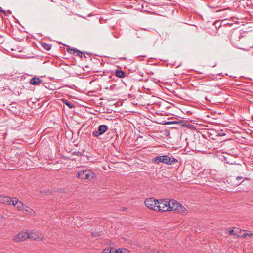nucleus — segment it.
Returning a JSON list of instances; mask_svg holds the SVG:
<instances>
[{
	"label": "nucleus",
	"mask_w": 253,
	"mask_h": 253,
	"mask_svg": "<svg viewBox=\"0 0 253 253\" xmlns=\"http://www.w3.org/2000/svg\"><path fill=\"white\" fill-rule=\"evenodd\" d=\"M172 199H169L158 200L156 211H171Z\"/></svg>",
	"instance_id": "1"
},
{
	"label": "nucleus",
	"mask_w": 253,
	"mask_h": 253,
	"mask_svg": "<svg viewBox=\"0 0 253 253\" xmlns=\"http://www.w3.org/2000/svg\"><path fill=\"white\" fill-rule=\"evenodd\" d=\"M154 163L159 164V163H163L167 165H172L175 164L178 162L177 160L173 157H170L168 155H162L157 156L154 158Z\"/></svg>",
	"instance_id": "2"
},
{
	"label": "nucleus",
	"mask_w": 253,
	"mask_h": 253,
	"mask_svg": "<svg viewBox=\"0 0 253 253\" xmlns=\"http://www.w3.org/2000/svg\"><path fill=\"white\" fill-rule=\"evenodd\" d=\"M171 204V211H175L179 214L182 215H186L188 211L186 209L176 201L172 199Z\"/></svg>",
	"instance_id": "3"
},
{
	"label": "nucleus",
	"mask_w": 253,
	"mask_h": 253,
	"mask_svg": "<svg viewBox=\"0 0 253 253\" xmlns=\"http://www.w3.org/2000/svg\"><path fill=\"white\" fill-rule=\"evenodd\" d=\"M94 175V173L88 169L82 170L78 172V177L81 179L91 180L93 178Z\"/></svg>",
	"instance_id": "4"
},
{
	"label": "nucleus",
	"mask_w": 253,
	"mask_h": 253,
	"mask_svg": "<svg viewBox=\"0 0 253 253\" xmlns=\"http://www.w3.org/2000/svg\"><path fill=\"white\" fill-rule=\"evenodd\" d=\"M158 200L153 198H147L145 200V205L150 209L156 211V207L158 206Z\"/></svg>",
	"instance_id": "5"
},
{
	"label": "nucleus",
	"mask_w": 253,
	"mask_h": 253,
	"mask_svg": "<svg viewBox=\"0 0 253 253\" xmlns=\"http://www.w3.org/2000/svg\"><path fill=\"white\" fill-rule=\"evenodd\" d=\"M29 233L25 232H21L15 235L13 239L15 242H20L21 241H24L29 238Z\"/></svg>",
	"instance_id": "6"
},
{
	"label": "nucleus",
	"mask_w": 253,
	"mask_h": 253,
	"mask_svg": "<svg viewBox=\"0 0 253 253\" xmlns=\"http://www.w3.org/2000/svg\"><path fill=\"white\" fill-rule=\"evenodd\" d=\"M109 129V127L105 125H101L98 126V130L93 131L92 135L94 137H98L102 135Z\"/></svg>",
	"instance_id": "7"
},
{
	"label": "nucleus",
	"mask_w": 253,
	"mask_h": 253,
	"mask_svg": "<svg viewBox=\"0 0 253 253\" xmlns=\"http://www.w3.org/2000/svg\"><path fill=\"white\" fill-rule=\"evenodd\" d=\"M29 239L33 240L42 241L43 239L44 236L39 231H31L29 233Z\"/></svg>",
	"instance_id": "8"
},
{
	"label": "nucleus",
	"mask_w": 253,
	"mask_h": 253,
	"mask_svg": "<svg viewBox=\"0 0 253 253\" xmlns=\"http://www.w3.org/2000/svg\"><path fill=\"white\" fill-rule=\"evenodd\" d=\"M11 205L14 206L16 209L22 211L23 210L24 207L25 206L24 204H23V203L21 201H20L18 198L16 197L12 198Z\"/></svg>",
	"instance_id": "9"
},
{
	"label": "nucleus",
	"mask_w": 253,
	"mask_h": 253,
	"mask_svg": "<svg viewBox=\"0 0 253 253\" xmlns=\"http://www.w3.org/2000/svg\"><path fill=\"white\" fill-rule=\"evenodd\" d=\"M12 198L8 196L0 195V202L4 204L11 205Z\"/></svg>",
	"instance_id": "10"
},
{
	"label": "nucleus",
	"mask_w": 253,
	"mask_h": 253,
	"mask_svg": "<svg viewBox=\"0 0 253 253\" xmlns=\"http://www.w3.org/2000/svg\"><path fill=\"white\" fill-rule=\"evenodd\" d=\"M22 211L23 213L29 216H34L35 214L34 210L26 205L25 206Z\"/></svg>",
	"instance_id": "11"
},
{
	"label": "nucleus",
	"mask_w": 253,
	"mask_h": 253,
	"mask_svg": "<svg viewBox=\"0 0 253 253\" xmlns=\"http://www.w3.org/2000/svg\"><path fill=\"white\" fill-rule=\"evenodd\" d=\"M42 83V81L38 77H34L31 79L30 84L33 85L39 86Z\"/></svg>",
	"instance_id": "12"
},
{
	"label": "nucleus",
	"mask_w": 253,
	"mask_h": 253,
	"mask_svg": "<svg viewBox=\"0 0 253 253\" xmlns=\"http://www.w3.org/2000/svg\"><path fill=\"white\" fill-rule=\"evenodd\" d=\"M235 235L239 237H246L247 236L250 237L252 235V234L249 233V232H247V231L246 232L245 230H239L238 231L236 232Z\"/></svg>",
	"instance_id": "13"
},
{
	"label": "nucleus",
	"mask_w": 253,
	"mask_h": 253,
	"mask_svg": "<svg viewBox=\"0 0 253 253\" xmlns=\"http://www.w3.org/2000/svg\"><path fill=\"white\" fill-rule=\"evenodd\" d=\"M67 51L70 54H72L74 55L79 56L82 57L83 55V53L77 49H74L72 48H68Z\"/></svg>",
	"instance_id": "14"
},
{
	"label": "nucleus",
	"mask_w": 253,
	"mask_h": 253,
	"mask_svg": "<svg viewBox=\"0 0 253 253\" xmlns=\"http://www.w3.org/2000/svg\"><path fill=\"white\" fill-rule=\"evenodd\" d=\"M115 75L120 78H122L125 77V73L122 70H116L115 71Z\"/></svg>",
	"instance_id": "15"
},
{
	"label": "nucleus",
	"mask_w": 253,
	"mask_h": 253,
	"mask_svg": "<svg viewBox=\"0 0 253 253\" xmlns=\"http://www.w3.org/2000/svg\"><path fill=\"white\" fill-rule=\"evenodd\" d=\"M115 253H129V251L126 249L121 248L115 250Z\"/></svg>",
	"instance_id": "16"
},
{
	"label": "nucleus",
	"mask_w": 253,
	"mask_h": 253,
	"mask_svg": "<svg viewBox=\"0 0 253 253\" xmlns=\"http://www.w3.org/2000/svg\"><path fill=\"white\" fill-rule=\"evenodd\" d=\"M42 45L46 50H50L51 49V45L48 43L42 42Z\"/></svg>",
	"instance_id": "17"
},
{
	"label": "nucleus",
	"mask_w": 253,
	"mask_h": 253,
	"mask_svg": "<svg viewBox=\"0 0 253 253\" xmlns=\"http://www.w3.org/2000/svg\"><path fill=\"white\" fill-rule=\"evenodd\" d=\"M63 102L70 108H72L74 107V105L71 102L68 101L67 100H63Z\"/></svg>",
	"instance_id": "18"
},
{
	"label": "nucleus",
	"mask_w": 253,
	"mask_h": 253,
	"mask_svg": "<svg viewBox=\"0 0 253 253\" xmlns=\"http://www.w3.org/2000/svg\"><path fill=\"white\" fill-rule=\"evenodd\" d=\"M238 230H239L238 228H234V229H232V230L229 231V234L230 235H235V233H236V232Z\"/></svg>",
	"instance_id": "19"
},
{
	"label": "nucleus",
	"mask_w": 253,
	"mask_h": 253,
	"mask_svg": "<svg viewBox=\"0 0 253 253\" xmlns=\"http://www.w3.org/2000/svg\"><path fill=\"white\" fill-rule=\"evenodd\" d=\"M112 250L110 248H106L101 253H111Z\"/></svg>",
	"instance_id": "20"
},
{
	"label": "nucleus",
	"mask_w": 253,
	"mask_h": 253,
	"mask_svg": "<svg viewBox=\"0 0 253 253\" xmlns=\"http://www.w3.org/2000/svg\"><path fill=\"white\" fill-rule=\"evenodd\" d=\"M153 253H169L168 252H164L162 250L154 251Z\"/></svg>",
	"instance_id": "21"
},
{
	"label": "nucleus",
	"mask_w": 253,
	"mask_h": 253,
	"mask_svg": "<svg viewBox=\"0 0 253 253\" xmlns=\"http://www.w3.org/2000/svg\"><path fill=\"white\" fill-rule=\"evenodd\" d=\"M0 11L2 12V13L4 15L6 14V11L4 10H2L1 7H0Z\"/></svg>",
	"instance_id": "22"
},
{
	"label": "nucleus",
	"mask_w": 253,
	"mask_h": 253,
	"mask_svg": "<svg viewBox=\"0 0 253 253\" xmlns=\"http://www.w3.org/2000/svg\"><path fill=\"white\" fill-rule=\"evenodd\" d=\"M242 178H243L242 176H237L236 177V180H240L242 179Z\"/></svg>",
	"instance_id": "23"
},
{
	"label": "nucleus",
	"mask_w": 253,
	"mask_h": 253,
	"mask_svg": "<svg viewBox=\"0 0 253 253\" xmlns=\"http://www.w3.org/2000/svg\"><path fill=\"white\" fill-rule=\"evenodd\" d=\"M237 48H240V49H242V48H241V47H237ZM242 49H243V50H245V49L242 48Z\"/></svg>",
	"instance_id": "24"
},
{
	"label": "nucleus",
	"mask_w": 253,
	"mask_h": 253,
	"mask_svg": "<svg viewBox=\"0 0 253 253\" xmlns=\"http://www.w3.org/2000/svg\"><path fill=\"white\" fill-rule=\"evenodd\" d=\"M170 122H167V124H170Z\"/></svg>",
	"instance_id": "25"
},
{
	"label": "nucleus",
	"mask_w": 253,
	"mask_h": 253,
	"mask_svg": "<svg viewBox=\"0 0 253 253\" xmlns=\"http://www.w3.org/2000/svg\"><path fill=\"white\" fill-rule=\"evenodd\" d=\"M247 180H249V179L248 178H246Z\"/></svg>",
	"instance_id": "26"
}]
</instances>
